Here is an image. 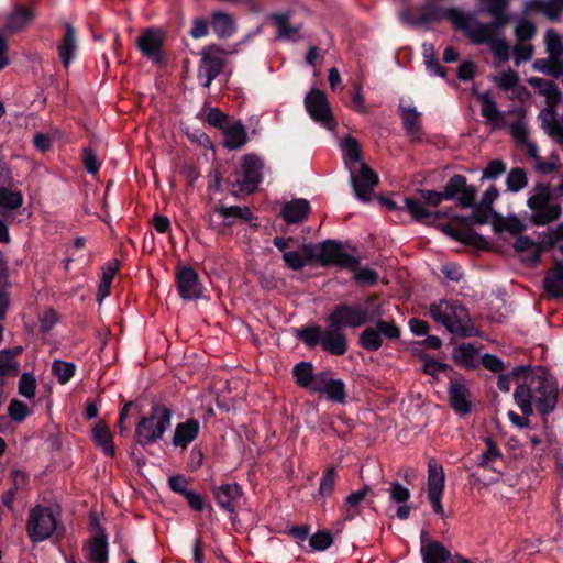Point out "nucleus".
<instances>
[{
  "instance_id": "f257e3e1",
  "label": "nucleus",
  "mask_w": 563,
  "mask_h": 563,
  "mask_svg": "<svg viewBox=\"0 0 563 563\" xmlns=\"http://www.w3.org/2000/svg\"><path fill=\"white\" fill-rule=\"evenodd\" d=\"M327 325H305L297 330V338L309 347L320 345L333 356H342L349 350L346 329H360L358 345L367 352L378 351L384 339L391 342L401 338V329L394 320L380 318V313L356 301H343L335 305L325 317Z\"/></svg>"
},
{
  "instance_id": "f03ea898",
  "label": "nucleus",
  "mask_w": 563,
  "mask_h": 563,
  "mask_svg": "<svg viewBox=\"0 0 563 563\" xmlns=\"http://www.w3.org/2000/svg\"><path fill=\"white\" fill-rule=\"evenodd\" d=\"M559 394L556 378L548 369L537 367L534 376L517 385L514 400L525 416L533 415L534 405L543 423L547 424L548 416L556 408Z\"/></svg>"
},
{
  "instance_id": "7ed1b4c3",
  "label": "nucleus",
  "mask_w": 563,
  "mask_h": 563,
  "mask_svg": "<svg viewBox=\"0 0 563 563\" xmlns=\"http://www.w3.org/2000/svg\"><path fill=\"white\" fill-rule=\"evenodd\" d=\"M263 158L249 153L241 157L240 170L229 176L225 180L227 190L233 197L254 194L263 181Z\"/></svg>"
},
{
  "instance_id": "20e7f679",
  "label": "nucleus",
  "mask_w": 563,
  "mask_h": 563,
  "mask_svg": "<svg viewBox=\"0 0 563 563\" xmlns=\"http://www.w3.org/2000/svg\"><path fill=\"white\" fill-rule=\"evenodd\" d=\"M173 410L165 405L154 404L148 416L141 417L134 431V442L142 448L154 444L170 428Z\"/></svg>"
},
{
  "instance_id": "39448f33",
  "label": "nucleus",
  "mask_w": 563,
  "mask_h": 563,
  "mask_svg": "<svg viewBox=\"0 0 563 563\" xmlns=\"http://www.w3.org/2000/svg\"><path fill=\"white\" fill-rule=\"evenodd\" d=\"M319 253H314L310 244H302L301 251L308 263L319 262L321 266H336L340 268H355L358 262L354 255L344 251L343 243L328 239L318 244Z\"/></svg>"
},
{
  "instance_id": "423d86ee",
  "label": "nucleus",
  "mask_w": 563,
  "mask_h": 563,
  "mask_svg": "<svg viewBox=\"0 0 563 563\" xmlns=\"http://www.w3.org/2000/svg\"><path fill=\"white\" fill-rule=\"evenodd\" d=\"M57 529L58 521L49 507L37 505L29 511L26 531L33 543L51 538Z\"/></svg>"
},
{
  "instance_id": "0eeeda50",
  "label": "nucleus",
  "mask_w": 563,
  "mask_h": 563,
  "mask_svg": "<svg viewBox=\"0 0 563 563\" xmlns=\"http://www.w3.org/2000/svg\"><path fill=\"white\" fill-rule=\"evenodd\" d=\"M165 42L166 32L161 27L150 26L136 37L135 46L153 64L161 65L166 60Z\"/></svg>"
},
{
  "instance_id": "6e6552de",
  "label": "nucleus",
  "mask_w": 563,
  "mask_h": 563,
  "mask_svg": "<svg viewBox=\"0 0 563 563\" xmlns=\"http://www.w3.org/2000/svg\"><path fill=\"white\" fill-rule=\"evenodd\" d=\"M305 108L310 118L327 130L333 131L336 121L333 117L330 103L323 91L312 88L305 97Z\"/></svg>"
},
{
  "instance_id": "1a4fd4ad",
  "label": "nucleus",
  "mask_w": 563,
  "mask_h": 563,
  "mask_svg": "<svg viewBox=\"0 0 563 563\" xmlns=\"http://www.w3.org/2000/svg\"><path fill=\"white\" fill-rule=\"evenodd\" d=\"M349 172L354 196L362 202L371 201L373 190L379 183L378 175L367 163H361L358 169L353 167Z\"/></svg>"
},
{
  "instance_id": "9d476101",
  "label": "nucleus",
  "mask_w": 563,
  "mask_h": 563,
  "mask_svg": "<svg viewBox=\"0 0 563 563\" xmlns=\"http://www.w3.org/2000/svg\"><path fill=\"white\" fill-rule=\"evenodd\" d=\"M431 317L434 321L442 323L446 329L448 325L454 329L464 321L470 322L468 309L454 300H441L433 303L430 308Z\"/></svg>"
},
{
  "instance_id": "9b49d317",
  "label": "nucleus",
  "mask_w": 563,
  "mask_h": 563,
  "mask_svg": "<svg viewBox=\"0 0 563 563\" xmlns=\"http://www.w3.org/2000/svg\"><path fill=\"white\" fill-rule=\"evenodd\" d=\"M210 492L218 507L228 512L233 519L238 515L240 501L244 495L243 488L236 482L223 483L220 485L212 484Z\"/></svg>"
},
{
  "instance_id": "f8f14e48",
  "label": "nucleus",
  "mask_w": 563,
  "mask_h": 563,
  "mask_svg": "<svg viewBox=\"0 0 563 563\" xmlns=\"http://www.w3.org/2000/svg\"><path fill=\"white\" fill-rule=\"evenodd\" d=\"M445 200H457L462 209L474 206L477 188L467 184V178L461 174H454L445 184L443 189Z\"/></svg>"
},
{
  "instance_id": "ddd939ff",
  "label": "nucleus",
  "mask_w": 563,
  "mask_h": 563,
  "mask_svg": "<svg viewBox=\"0 0 563 563\" xmlns=\"http://www.w3.org/2000/svg\"><path fill=\"white\" fill-rule=\"evenodd\" d=\"M224 51L217 44L206 46L201 52V59L199 65V77L203 76L206 81L203 87L208 88L212 81L223 71L225 59L220 55Z\"/></svg>"
},
{
  "instance_id": "4468645a",
  "label": "nucleus",
  "mask_w": 563,
  "mask_h": 563,
  "mask_svg": "<svg viewBox=\"0 0 563 563\" xmlns=\"http://www.w3.org/2000/svg\"><path fill=\"white\" fill-rule=\"evenodd\" d=\"M176 288L184 300H197L202 296V284L191 266L179 265L176 269Z\"/></svg>"
},
{
  "instance_id": "2eb2a0df",
  "label": "nucleus",
  "mask_w": 563,
  "mask_h": 563,
  "mask_svg": "<svg viewBox=\"0 0 563 563\" xmlns=\"http://www.w3.org/2000/svg\"><path fill=\"white\" fill-rule=\"evenodd\" d=\"M404 203L405 208L413 218V220L426 224L434 223L440 219H449L451 222L454 223V217L459 216L457 213L453 212L452 207L438 211H430L416 197H405Z\"/></svg>"
},
{
  "instance_id": "dca6fc26",
  "label": "nucleus",
  "mask_w": 563,
  "mask_h": 563,
  "mask_svg": "<svg viewBox=\"0 0 563 563\" xmlns=\"http://www.w3.org/2000/svg\"><path fill=\"white\" fill-rule=\"evenodd\" d=\"M448 397L450 407L459 416H466L472 412V395L464 377L450 378Z\"/></svg>"
},
{
  "instance_id": "f3484780",
  "label": "nucleus",
  "mask_w": 563,
  "mask_h": 563,
  "mask_svg": "<svg viewBox=\"0 0 563 563\" xmlns=\"http://www.w3.org/2000/svg\"><path fill=\"white\" fill-rule=\"evenodd\" d=\"M428 531L420 534V554L423 563H449L453 561L451 551L440 541L429 540Z\"/></svg>"
},
{
  "instance_id": "a211bd4d",
  "label": "nucleus",
  "mask_w": 563,
  "mask_h": 563,
  "mask_svg": "<svg viewBox=\"0 0 563 563\" xmlns=\"http://www.w3.org/2000/svg\"><path fill=\"white\" fill-rule=\"evenodd\" d=\"M440 229L445 235L466 246L478 250H486L488 246L487 240L473 229H464L463 227L459 229L453 225V222L441 224Z\"/></svg>"
},
{
  "instance_id": "6ab92c4d",
  "label": "nucleus",
  "mask_w": 563,
  "mask_h": 563,
  "mask_svg": "<svg viewBox=\"0 0 563 563\" xmlns=\"http://www.w3.org/2000/svg\"><path fill=\"white\" fill-rule=\"evenodd\" d=\"M91 521L96 525V532L89 541L87 558L92 563H108V534L106 529L98 523L96 517H92Z\"/></svg>"
},
{
  "instance_id": "aec40b11",
  "label": "nucleus",
  "mask_w": 563,
  "mask_h": 563,
  "mask_svg": "<svg viewBox=\"0 0 563 563\" xmlns=\"http://www.w3.org/2000/svg\"><path fill=\"white\" fill-rule=\"evenodd\" d=\"M545 99L548 108L543 109L539 117L543 120V124L547 125L548 134L555 137L558 143L563 145V126L555 119V109L562 99L560 89L556 90L555 95H551Z\"/></svg>"
},
{
  "instance_id": "412c9836",
  "label": "nucleus",
  "mask_w": 563,
  "mask_h": 563,
  "mask_svg": "<svg viewBox=\"0 0 563 563\" xmlns=\"http://www.w3.org/2000/svg\"><path fill=\"white\" fill-rule=\"evenodd\" d=\"M78 51V38L71 23H64V34L57 45L58 56L65 69H68L76 58Z\"/></svg>"
},
{
  "instance_id": "4be33fe9",
  "label": "nucleus",
  "mask_w": 563,
  "mask_h": 563,
  "mask_svg": "<svg viewBox=\"0 0 563 563\" xmlns=\"http://www.w3.org/2000/svg\"><path fill=\"white\" fill-rule=\"evenodd\" d=\"M398 111L406 134L410 136L412 143H420L422 133L421 114L415 107L404 104L402 100H400Z\"/></svg>"
},
{
  "instance_id": "5701e85b",
  "label": "nucleus",
  "mask_w": 563,
  "mask_h": 563,
  "mask_svg": "<svg viewBox=\"0 0 563 563\" xmlns=\"http://www.w3.org/2000/svg\"><path fill=\"white\" fill-rule=\"evenodd\" d=\"M200 422L195 418H189L184 422L176 424L172 444L185 451L199 435Z\"/></svg>"
},
{
  "instance_id": "b1692460",
  "label": "nucleus",
  "mask_w": 563,
  "mask_h": 563,
  "mask_svg": "<svg viewBox=\"0 0 563 563\" xmlns=\"http://www.w3.org/2000/svg\"><path fill=\"white\" fill-rule=\"evenodd\" d=\"M311 211L310 202L305 198H295L284 203L280 217L287 224L303 222Z\"/></svg>"
},
{
  "instance_id": "393cba45",
  "label": "nucleus",
  "mask_w": 563,
  "mask_h": 563,
  "mask_svg": "<svg viewBox=\"0 0 563 563\" xmlns=\"http://www.w3.org/2000/svg\"><path fill=\"white\" fill-rule=\"evenodd\" d=\"M477 100L482 103L481 114L487 119V121L493 125L494 129L503 128L505 122V114L501 112L497 103L493 100L489 91L485 92H474Z\"/></svg>"
},
{
  "instance_id": "a878e982",
  "label": "nucleus",
  "mask_w": 563,
  "mask_h": 563,
  "mask_svg": "<svg viewBox=\"0 0 563 563\" xmlns=\"http://www.w3.org/2000/svg\"><path fill=\"white\" fill-rule=\"evenodd\" d=\"M369 493H372L371 486L364 485L362 489L352 492L346 496L341 507L342 518L344 521H352L362 514L361 504Z\"/></svg>"
},
{
  "instance_id": "bb28decb",
  "label": "nucleus",
  "mask_w": 563,
  "mask_h": 563,
  "mask_svg": "<svg viewBox=\"0 0 563 563\" xmlns=\"http://www.w3.org/2000/svg\"><path fill=\"white\" fill-rule=\"evenodd\" d=\"M213 212L218 213L223 218V222L225 227H231L233 224V220L238 219L244 222H252L253 220H257V218L252 212L251 208L247 206H223L218 205L213 207Z\"/></svg>"
},
{
  "instance_id": "cd10ccee",
  "label": "nucleus",
  "mask_w": 563,
  "mask_h": 563,
  "mask_svg": "<svg viewBox=\"0 0 563 563\" xmlns=\"http://www.w3.org/2000/svg\"><path fill=\"white\" fill-rule=\"evenodd\" d=\"M545 292L556 299L563 298V263L555 260V265L549 269L543 279Z\"/></svg>"
},
{
  "instance_id": "c85d7f7f",
  "label": "nucleus",
  "mask_w": 563,
  "mask_h": 563,
  "mask_svg": "<svg viewBox=\"0 0 563 563\" xmlns=\"http://www.w3.org/2000/svg\"><path fill=\"white\" fill-rule=\"evenodd\" d=\"M210 25L219 38L225 40L236 33V25L233 16L223 11H214L210 16Z\"/></svg>"
},
{
  "instance_id": "c756f323",
  "label": "nucleus",
  "mask_w": 563,
  "mask_h": 563,
  "mask_svg": "<svg viewBox=\"0 0 563 563\" xmlns=\"http://www.w3.org/2000/svg\"><path fill=\"white\" fill-rule=\"evenodd\" d=\"M92 442L102 450L106 455L114 456L115 450L113 444V435L109 426L103 421H98L91 431Z\"/></svg>"
},
{
  "instance_id": "7c9ffc66",
  "label": "nucleus",
  "mask_w": 563,
  "mask_h": 563,
  "mask_svg": "<svg viewBox=\"0 0 563 563\" xmlns=\"http://www.w3.org/2000/svg\"><path fill=\"white\" fill-rule=\"evenodd\" d=\"M223 145L230 151L239 150L247 142V133L241 121H235L231 125L227 124L222 130Z\"/></svg>"
},
{
  "instance_id": "2f4dec72",
  "label": "nucleus",
  "mask_w": 563,
  "mask_h": 563,
  "mask_svg": "<svg viewBox=\"0 0 563 563\" xmlns=\"http://www.w3.org/2000/svg\"><path fill=\"white\" fill-rule=\"evenodd\" d=\"M34 13L29 8L16 4L14 10L8 15L4 30L11 34L22 31L32 20Z\"/></svg>"
},
{
  "instance_id": "473e14b6",
  "label": "nucleus",
  "mask_w": 563,
  "mask_h": 563,
  "mask_svg": "<svg viewBox=\"0 0 563 563\" xmlns=\"http://www.w3.org/2000/svg\"><path fill=\"white\" fill-rule=\"evenodd\" d=\"M290 12H277L269 15V20L277 30V37L279 40H291L300 31V25H290Z\"/></svg>"
},
{
  "instance_id": "72a5a7b5",
  "label": "nucleus",
  "mask_w": 563,
  "mask_h": 563,
  "mask_svg": "<svg viewBox=\"0 0 563 563\" xmlns=\"http://www.w3.org/2000/svg\"><path fill=\"white\" fill-rule=\"evenodd\" d=\"M455 363L466 369H475L479 366L478 350L472 343H463L456 347L452 355Z\"/></svg>"
},
{
  "instance_id": "f704fd0d",
  "label": "nucleus",
  "mask_w": 563,
  "mask_h": 563,
  "mask_svg": "<svg viewBox=\"0 0 563 563\" xmlns=\"http://www.w3.org/2000/svg\"><path fill=\"white\" fill-rule=\"evenodd\" d=\"M342 151H343V159L345 167L351 169L356 166V164L363 163L362 159V148L358 141L347 135L342 141Z\"/></svg>"
},
{
  "instance_id": "c9c22d12",
  "label": "nucleus",
  "mask_w": 563,
  "mask_h": 563,
  "mask_svg": "<svg viewBox=\"0 0 563 563\" xmlns=\"http://www.w3.org/2000/svg\"><path fill=\"white\" fill-rule=\"evenodd\" d=\"M472 208H473V211L470 216H463V214L455 216L454 223L460 227H463L464 229H472L471 227L473 224H476V225L487 224L489 221L490 212L487 211L482 206L476 205V201L474 202V206Z\"/></svg>"
},
{
  "instance_id": "e433bc0d",
  "label": "nucleus",
  "mask_w": 563,
  "mask_h": 563,
  "mask_svg": "<svg viewBox=\"0 0 563 563\" xmlns=\"http://www.w3.org/2000/svg\"><path fill=\"white\" fill-rule=\"evenodd\" d=\"M486 449L478 456V466L485 470L496 471L494 463L503 460L501 450L497 443L489 437L485 439Z\"/></svg>"
},
{
  "instance_id": "4c0bfd02",
  "label": "nucleus",
  "mask_w": 563,
  "mask_h": 563,
  "mask_svg": "<svg viewBox=\"0 0 563 563\" xmlns=\"http://www.w3.org/2000/svg\"><path fill=\"white\" fill-rule=\"evenodd\" d=\"M561 212L562 209L560 205H551L548 202L545 206L531 214L530 221L537 227L547 225L558 220L561 216Z\"/></svg>"
},
{
  "instance_id": "58836bf2",
  "label": "nucleus",
  "mask_w": 563,
  "mask_h": 563,
  "mask_svg": "<svg viewBox=\"0 0 563 563\" xmlns=\"http://www.w3.org/2000/svg\"><path fill=\"white\" fill-rule=\"evenodd\" d=\"M445 475L441 464L429 462L428 465V494L443 493Z\"/></svg>"
},
{
  "instance_id": "ea45409f",
  "label": "nucleus",
  "mask_w": 563,
  "mask_h": 563,
  "mask_svg": "<svg viewBox=\"0 0 563 563\" xmlns=\"http://www.w3.org/2000/svg\"><path fill=\"white\" fill-rule=\"evenodd\" d=\"M313 374L314 367L311 362L301 361L292 368L294 379L301 388L309 389L313 379Z\"/></svg>"
},
{
  "instance_id": "a19ab883",
  "label": "nucleus",
  "mask_w": 563,
  "mask_h": 563,
  "mask_svg": "<svg viewBox=\"0 0 563 563\" xmlns=\"http://www.w3.org/2000/svg\"><path fill=\"white\" fill-rule=\"evenodd\" d=\"M338 471L335 466H329L323 471V474L320 478L319 483V489L318 495L316 496V499L318 497L327 498L330 497L335 488L336 482H338Z\"/></svg>"
},
{
  "instance_id": "79ce46f5",
  "label": "nucleus",
  "mask_w": 563,
  "mask_h": 563,
  "mask_svg": "<svg viewBox=\"0 0 563 563\" xmlns=\"http://www.w3.org/2000/svg\"><path fill=\"white\" fill-rule=\"evenodd\" d=\"M494 230L497 232L505 231L512 235H519L527 230V225L516 216L508 218L498 217V221L494 222Z\"/></svg>"
},
{
  "instance_id": "37998d69",
  "label": "nucleus",
  "mask_w": 563,
  "mask_h": 563,
  "mask_svg": "<svg viewBox=\"0 0 563 563\" xmlns=\"http://www.w3.org/2000/svg\"><path fill=\"white\" fill-rule=\"evenodd\" d=\"M77 366L73 362H65L55 360L52 363V374L57 378L62 385L67 384L76 374Z\"/></svg>"
},
{
  "instance_id": "c03bdc74",
  "label": "nucleus",
  "mask_w": 563,
  "mask_h": 563,
  "mask_svg": "<svg viewBox=\"0 0 563 563\" xmlns=\"http://www.w3.org/2000/svg\"><path fill=\"white\" fill-rule=\"evenodd\" d=\"M24 201L23 195L19 190H11L9 187H0V208L7 210H18Z\"/></svg>"
},
{
  "instance_id": "a18cd8bd",
  "label": "nucleus",
  "mask_w": 563,
  "mask_h": 563,
  "mask_svg": "<svg viewBox=\"0 0 563 563\" xmlns=\"http://www.w3.org/2000/svg\"><path fill=\"white\" fill-rule=\"evenodd\" d=\"M466 36L473 44L482 45V44H490L494 40L495 34L490 31L488 24L477 21L476 27L466 31Z\"/></svg>"
},
{
  "instance_id": "49530a36",
  "label": "nucleus",
  "mask_w": 563,
  "mask_h": 563,
  "mask_svg": "<svg viewBox=\"0 0 563 563\" xmlns=\"http://www.w3.org/2000/svg\"><path fill=\"white\" fill-rule=\"evenodd\" d=\"M533 68L553 78H559L563 73V60H552L551 57L539 58L534 60Z\"/></svg>"
},
{
  "instance_id": "de8ad7c7",
  "label": "nucleus",
  "mask_w": 563,
  "mask_h": 563,
  "mask_svg": "<svg viewBox=\"0 0 563 563\" xmlns=\"http://www.w3.org/2000/svg\"><path fill=\"white\" fill-rule=\"evenodd\" d=\"M544 43L547 46L549 57H551L552 60L561 59V56L563 54V43L558 33L553 29H549L545 32Z\"/></svg>"
},
{
  "instance_id": "09e8293b",
  "label": "nucleus",
  "mask_w": 563,
  "mask_h": 563,
  "mask_svg": "<svg viewBox=\"0 0 563 563\" xmlns=\"http://www.w3.org/2000/svg\"><path fill=\"white\" fill-rule=\"evenodd\" d=\"M354 258L358 262L357 266L355 268H349L350 271L354 272V280L356 284L360 285H369L373 286L378 280V273L373 268H362L361 267V258L357 256H354Z\"/></svg>"
},
{
  "instance_id": "8fccbe9b",
  "label": "nucleus",
  "mask_w": 563,
  "mask_h": 563,
  "mask_svg": "<svg viewBox=\"0 0 563 563\" xmlns=\"http://www.w3.org/2000/svg\"><path fill=\"white\" fill-rule=\"evenodd\" d=\"M323 394L334 402L344 404L347 397L346 385L333 376Z\"/></svg>"
},
{
  "instance_id": "3c124183",
  "label": "nucleus",
  "mask_w": 563,
  "mask_h": 563,
  "mask_svg": "<svg viewBox=\"0 0 563 563\" xmlns=\"http://www.w3.org/2000/svg\"><path fill=\"white\" fill-rule=\"evenodd\" d=\"M556 243L558 240L552 232H550L545 240L539 243L536 242V252H533L529 257H526L525 261L532 267L537 266L540 263L541 255L554 247Z\"/></svg>"
},
{
  "instance_id": "603ef678",
  "label": "nucleus",
  "mask_w": 563,
  "mask_h": 563,
  "mask_svg": "<svg viewBox=\"0 0 563 563\" xmlns=\"http://www.w3.org/2000/svg\"><path fill=\"white\" fill-rule=\"evenodd\" d=\"M444 19L450 20V22L454 25L455 29L463 31L466 33L470 27V23L472 21V16L459 10L457 8H448L445 9Z\"/></svg>"
},
{
  "instance_id": "864d4df0",
  "label": "nucleus",
  "mask_w": 563,
  "mask_h": 563,
  "mask_svg": "<svg viewBox=\"0 0 563 563\" xmlns=\"http://www.w3.org/2000/svg\"><path fill=\"white\" fill-rule=\"evenodd\" d=\"M333 544V536L329 530H318L309 538V547L312 551H325Z\"/></svg>"
},
{
  "instance_id": "5fc2aeb1",
  "label": "nucleus",
  "mask_w": 563,
  "mask_h": 563,
  "mask_svg": "<svg viewBox=\"0 0 563 563\" xmlns=\"http://www.w3.org/2000/svg\"><path fill=\"white\" fill-rule=\"evenodd\" d=\"M19 373L20 363L8 351H0V379L16 376Z\"/></svg>"
},
{
  "instance_id": "6e6d98bb",
  "label": "nucleus",
  "mask_w": 563,
  "mask_h": 563,
  "mask_svg": "<svg viewBox=\"0 0 563 563\" xmlns=\"http://www.w3.org/2000/svg\"><path fill=\"white\" fill-rule=\"evenodd\" d=\"M422 372L426 375H430L434 380H439L438 374L441 372L453 373L454 369L446 363L439 362L431 357L430 355H426L423 357V366Z\"/></svg>"
},
{
  "instance_id": "4d7b16f0",
  "label": "nucleus",
  "mask_w": 563,
  "mask_h": 563,
  "mask_svg": "<svg viewBox=\"0 0 563 563\" xmlns=\"http://www.w3.org/2000/svg\"><path fill=\"white\" fill-rule=\"evenodd\" d=\"M528 178L523 168H512L506 179L509 191L517 192L527 186Z\"/></svg>"
},
{
  "instance_id": "13d9d810",
  "label": "nucleus",
  "mask_w": 563,
  "mask_h": 563,
  "mask_svg": "<svg viewBox=\"0 0 563 563\" xmlns=\"http://www.w3.org/2000/svg\"><path fill=\"white\" fill-rule=\"evenodd\" d=\"M539 191L529 197L527 205L531 209L532 213L545 206L551 201L552 195L549 185H539Z\"/></svg>"
},
{
  "instance_id": "bf43d9fd",
  "label": "nucleus",
  "mask_w": 563,
  "mask_h": 563,
  "mask_svg": "<svg viewBox=\"0 0 563 563\" xmlns=\"http://www.w3.org/2000/svg\"><path fill=\"white\" fill-rule=\"evenodd\" d=\"M183 497L186 499L188 506L197 512L207 510L208 516L210 517L214 511L213 507L208 504L199 493L188 490Z\"/></svg>"
},
{
  "instance_id": "052dcab7",
  "label": "nucleus",
  "mask_w": 563,
  "mask_h": 563,
  "mask_svg": "<svg viewBox=\"0 0 563 563\" xmlns=\"http://www.w3.org/2000/svg\"><path fill=\"white\" fill-rule=\"evenodd\" d=\"M36 386V379L32 373L25 372L20 376L18 390L21 396L27 399L34 398Z\"/></svg>"
},
{
  "instance_id": "680f3d73",
  "label": "nucleus",
  "mask_w": 563,
  "mask_h": 563,
  "mask_svg": "<svg viewBox=\"0 0 563 563\" xmlns=\"http://www.w3.org/2000/svg\"><path fill=\"white\" fill-rule=\"evenodd\" d=\"M490 16H493V21L487 24L496 37L500 35L505 27L512 21V15L508 9L499 13L492 14Z\"/></svg>"
},
{
  "instance_id": "e2e57ef3",
  "label": "nucleus",
  "mask_w": 563,
  "mask_h": 563,
  "mask_svg": "<svg viewBox=\"0 0 563 563\" xmlns=\"http://www.w3.org/2000/svg\"><path fill=\"white\" fill-rule=\"evenodd\" d=\"M30 412L31 411L29 406L19 399H12L9 404L8 415L13 421L18 423L24 421Z\"/></svg>"
},
{
  "instance_id": "0e129e2a",
  "label": "nucleus",
  "mask_w": 563,
  "mask_h": 563,
  "mask_svg": "<svg viewBox=\"0 0 563 563\" xmlns=\"http://www.w3.org/2000/svg\"><path fill=\"white\" fill-rule=\"evenodd\" d=\"M537 27L533 22L521 19L515 27V35L518 41H529L536 36Z\"/></svg>"
},
{
  "instance_id": "69168bd1",
  "label": "nucleus",
  "mask_w": 563,
  "mask_h": 563,
  "mask_svg": "<svg viewBox=\"0 0 563 563\" xmlns=\"http://www.w3.org/2000/svg\"><path fill=\"white\" fill-rule=\"evenodd\" d=\"M333 376L334 374L331 369L314 373L309 390L323 394Z\"/></svg>"
},
{
  "instance_id": "338daca9",
  "label": "nucleus",
  "mask_w": 563,
  "mask_h": 563,
  "mask_svg": "<svg viewBox=\"0 0 563 563\" xmlns=\"http://www.w3.org/2000/svg\"><path fill=\"white\" fill-rule=\"evenodd\" d=\"M389 498L396 504H406L410 499V490L399 482H393L388 488Z\"/></svg>"
},
{
  "instance_id": "774afa93",
  "label": "nucleus",
  "mask_w": 563,
  "mask_h": 563,
  "mask_svg": "<svg viewBox=\"0 0 563 563\" xmlns=\"http://www.w3.org/2000/svg\"><path fill=\"white\" fill-rule=\"evenodd\" d=\"M82 164L85 169L91 175L97 174L101 166V162L99 161L97 153L91 147L84 148Z\"/></svg>"
}]
</instances>
